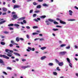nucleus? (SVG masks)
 Instances as JSON below:
<instances>
[{"instance_id":"nucleus-12","label":"nucleus","mask_w":78,"mask_h":78,"mask_svg":"<svg viewBox=\"0 0 78 78\" xmlns=\"http://www.w3.org/2000/svg\"><path fill=\"white\" fill-rule=\"evenodd\" d=\"M72 13H73V12L71 10H69V14L70 16H72Z\"/></svg>"},{"instance_id":"nucleus-35","label":"nucleus","mask_w":78,"mask_h":78,"mask_svg":"<svg viewBox=\"0 0 78 78\" xmlns=\"http://www.w3.org/2000/svg\"><path fill=\"white\" fill-rule=\"evenodd\" d=\"M38 4L37 3H36V2H34L33 3V5H37Z\"/></svg>"},{"instance_id":"nucleus-21","label":"nucleus","mask_w":78,"mask_h":78,"mask_svg":"<svg viewBox=\"0 0 78 78\" xmlns=\"http://www.w3.org/2000/svg\"><path fill=\"white\" fill-rule=\"evenodd\" d=\"M5 22H6V20L2 21L0 22V25H1V24H2L4 23H5Z\"/></svg>"},{"instance_id":"nucleus-61","label":"nucleus","mask_w":78,"mask_h":78,"mask_svg":"<svg viewBox=\"0 0 78 78\" xmlns=\"http://www.w3.org/2000/svg\"><path fill=\"white\" fill-rule=\"evenodd\" d=\"M74 8L76 9H78V8L76 6H75Z\"/></svg>"},{"instance_id":"nucleus-4","label":"nucleus","mask_w":78,"mask_h":78,"mask_svg":"<svg viewBox=\"0 0 78 78\" xmlns=\"http://www.w3.org/2000/svg\"><path fill=\"white\" fill-rule=\"evenodd\" d=\"M13 25L15 27H19V26H20V25H19L17 24H14L12 23H11L8 25V27H12V26H13Z\"/></svg>"},{"instance_id":"nucleus-26","label":"nucleus","mask_w":78,"mask_h":78,"mask_svg":"<svg viewBox=\"0 0 78 78\" xmlns=\"http://www.w3.org/2000/svg\"><path fill=\"white\" fill-rule=\"evenodd\" d=\"M36 8H39V9H40V8H41V5H38L37 6Z\"/></svg>"},{"instance_id":"nucleus-16","label":"nucleus","mask_w":78,"mask_h":78,"mask_svg":"<svg viewBox=\"0 0 78 78\" xmlns=\"http://www.w3.org/2000/svg\"><path fill=\"white\" fill-rule=\"evenodd\" d=\"M2 10L3 11H4V12H6V11H7V9L5 7H3L2 8Z\"/></svg>"},{"instance_id":"nucleus-30","label":"nucleus","mask_w":78,"mask_h":78,"mask_svg":"<svg viewBox=\"0 0 78 78\" xmlns=\"http://www.w3.org/2000/svg\"><path fill=\"white\" fill-rule=\"evenodd\" d=\"M38 28L37 26H35L33 27V28L34 29H36V28Z\"/></svg>"},{"instance_id":"nucleus-34","label":"nucleus","mask_w":78,"mask_h":78,"mask_svg":"<svg viewBox=\"0 0 78 78\" xmlns=\"http://www.w3.org/2000/svg\"><path fill=\"white\" fill-rule=\"evenodd\" d=\"M69 67H71V68H72V64H71V63H69Z\"/></svg>"},{"instance_id":"nucleus-46","label":"nucleus","mask_w":78,"mask_h":78,"mask_svg":"<svg viewBox=\"0 0 78 78\" xmlns=\"http://www.w3.org/2000/svg\"><path fill=\"white\" fill-rule=\"evenodd\" d=\"M56 27H58V28H62V26L57 25V26H56Z\"/></svg>"},{"instance_id":"nucleus-3","label":"nucleus","mask_w":78,"mask_h":78,"mask_svg":"<svg viewBox=\"0 0 78 78\" xmlns=\"http://www.w3.org/2000/svg\"><path fill=\"white\" fill-rule=\"evenodd\" d=\"M2 57L4 58H5V59H9V57L8 56L5 55H2V54H0V57L2 58Z\"/></svg>"},{"instance_id":"nucleus-9","label":"nucleus","mask_w":78,"mask_h":78,"mask_svg":"<svg viewBox=\"0 0 78 78\" xmlns=\"http://www.w3.org/2000/svg\"><path fill=\"white\" fill-rule=\"evenodd\" d=\"M60 23L62 24H66V22L63 21L62 20H60Z\"/></svg>"},{"instance_id":"nucleus-19","label":"nucleus","mask_w":78,"mask_h":78,"mask_svg":"<svg viewBox=\"0 0 78 78\" xmlns=\"http://www.w3.org/2000/svg\"><path fill=\"white\" fill-rule=\"evenodd\" d=\"M47 48L46 47H41V49L42 50H45V49H46Z\"/></svg>"},{"instance_id":"nucleus-38","label":"nucleus","mask_w":78,"mask_h":78,"mask_svg":"<svg viewBox=\"0 0 78 78\" xmlns=\"http://www.w3.org/2000/svg\"><path fill=\"white\" fill-rule=\"evenodd\" d=\"M4 34H8L9 33V32L6 31H5L4 32Z\"/></svg>"},{"instance_id":"nucleus-53","label":"nucleus","mask_w":78,"mask_h":78,"mask_svg":"<svg viewBox=\"0 0 78 78\" xmlns=\"http://www.w3.org/2000/svg\"><path fill=\"white\" fill-rule=\"evenodd\" d=\"M38 2H43V0H38Z\"/></svg>"},{"instance_id":"nucleus-51","label":"nucleus","mask_w":78,"mask_h":78,"mask_svg":"<svg viewBox=\"0 0 78 78\" xmlns=\"http://www.w3.org/2000/svg\"><path fill=\"white\" fill-rule=\"evenodd\" d=\"M20 40H21V41H24V39H23V38H20Z\"/></svg>"},{"instance_id":"nucleus-47","label":"nucleus","mask_w":78,"mask_h":78,"mask_svg":"<svg viewBox=\"0 0 78 78\" xmlns=\"http://www.w3.org/2000/svg\"><path fill=\"white\" fill-rule=\"evenodd\" d=\"M33 20H34V21H35L36 22H38V20H37L36 19H34Z\"/></svg>"},{"instance_id":"nucleus-17","label":"nucleus","mask_w":78,"mask_h":78,"mask_svg":"<svg viewBox=\"0 0 78 78\" xmlns=\"http://www.w3.org/2000/svg\"><path fill=\"white\" fill-rule=\"evenodd\" d=\"M13 53L15 55H16V56H20V54L18 53H17L16 52H14Z\"/></svg>"},{"instance_id":"nucleus-59","label":"nucleus","mask_w":78,"mask_h":78,"mask_svg":"<svg viewBox=\"0 0 78 78\" xmlns=\"http://www.w3.org/2000/svg\"><path fill=\"white\" fill-rule=\"evenodd\" d=\"M36 15H37L36 14H34L33 17H36Z\"/></svg>"},{"instance_id":"nucleus-52","label":"nucleus","mask_w":78,"mask_h":78,"mask_svg":"<svg viewBox=\"0 0 78 78\" xmlns=\"http://www.w3.org/2000/svg\"><path fill=\"white\" fill-rule=\"evenodd\" d=\"M3 73L4 74H5V75H8L7 73H6L5 71L3 72Z\"/></svg>"},{"instance_id":"nucleus-7","label":"nucleus","mask_w":78,"mask_h":78,"mask_svg":"<svg viewBox=\"0 0 78 78\" xmlns=\"http://www.w3.org/2000/svg\"><path fill=\"white\" fill-rule=\"evenodd\" d=\"M25 17H23L21 18H20L18 20V21H20V20H24V19H25Z\"/></svg>"},{"instance_id":"nucleus-33","label":"nucleus","mask_w":78,"mask_h":78,"mask_svg":"<svg viewBox=\"0 0 78 78\" xmlns=\"http://www.w3.org/2000/svg\"><path fill=\"white\" fill-rule=\"evenodd\" d=\"M5 52H8V51H9V49H5Z\"/></svg>"},{"instance_id":"nucleus-23","label":"nucleus","mask_w":78,"mask_h":78,"mask_svg":"<svg viewBox=\"0 0 78 78\" xmlns=\"http://www.w3.org/2000/svg\"><path fill=\"white\" fill-rule=\"evenodd\" d=\"M45 23L47 24V25H49V23H50V22H49V21H48V20L46 21Z\"/></svg>"},{"instance_id":"nucleus-31","label":"nucleus","mask_w":78,"mask_h":78,"mask_svg":"<svg viewBox=\"0 0 78 78\" xmlns=\"http://www.w3.org/2000/svg\"><path fill=\"white\" fill-rule=\"evenodd\" d=\"M57 70H58V71H61V69H59V67H57L56 68Z\"/></svg>"},{"instance_id":"nucleus-25","label":"nucleus","mask_w":78,"mask_h":78,"mask_svg":"<svg viewBox=\"0 0 78 78\" xmlns=\"http://www.w3.org/2000/svg\"><path fill=\"white\" fill-rule=\"evenodd\" d=\"M48 65L49 66H53V63H50L48 64Z\"/></svg>"},{"instance_id":"nucleus-63","label":"nucleus","mask_w":78,"mask_h":78,"mask_svg":"<svg viewBox=\"0 0 78 78\" xmlns=\"http://www.w3.org/2000/svg\"><path fill=\"white\" fill-rule=\"evenodd\" d=\"M12 14H16V12H13L12 13Z\"/></svg>"},{"instance_id":"nucleus-1","label":"nucleus","mask_w":78,"mask_h":78,"mask_svg":"<svg viewBox=\"0 0 78 78\" xmlns=\"http://www.w3.org/2000/svg\"><path fill=\"white\" fill-rule=\"evenodd\" d=\"M12 17L13 18H12L11 19H10V21H12V20H16L17 19H18L17 15L16 14H14L12 16Z\"/></svg>"},{"instance_id":"nucleus-28","label":"nucleus","mask_w":78,"mask_h":78,"mask_svg":"<svg viewBox=\"0 0 78 78\" xmlns=\"http://www.w3.org/2000/svg\"><path fill=\"white\" fill-rule=\"evenodd\" d=\"M54 23L55 25H58V23L56 21H54Z\"/></svg>"},{"instance_id":"nucleus-54","label":"nucleus","mask_w":78,"mask_h":78,"mask_svg":"<svg viewBox=\"0 0 78 78\" xmlns=\"http://www.w3.org/2000/svg\"><path fill=\"white\" fill-rule=\"evenodd\" d=\"M9 29L10 30H14V29L12 27H10Z\"/></svg>"},{"instance_id":"nucleus-6","label":"nucleus","mask_w":78,"mask_h":78,"mask_svg":"<svg viewBox=\"0 0 78 78\" xmlns=\"http://www.w3.org/2000/svg\"><path fill=\"white\" fill-rule=\"evenodd\" d=\"M20 6L19 5H14L13 9H15V8H20Z\"/></svg>"},{"instance_id":"nucleus-14","label":"nucleus","mask_w":78,"mask_h":78,"mask_svg":"<svg viewBox=\"0 0 78 78\" xmlns=\"http://www.w3.org/2000/svg\"><path fill=\"white\" fill-rule=\"evenodd\" d=\"M47 57L46 56H43L41 58V60H44V59H45Z\"/></svg>"},{"instance_id":"nucleus-43","label":"nucleus","mask_w":78,"mask_h":78,"mask_svg":"<svg viewBox=\"0 0 78 78\" xmlns=\"http://www.w3.org/2000/svg\"><path fill=\"white\" fill-rule=\"evenodd\" d=\"M28 48L29 50H31V51L32 50V48H31L30 47H28Z\"/></svg>"},{"instance_id":"nucleus-56","label":"nucleus","mask_w":78,"mask_h":78,"mask_svg":"<svg viewBox=\"0 0 78 78\" xmlns=\"http://www.w3.org/2000/svg\"><path fill=\"white\" fill-rule=\"evenodd\" d=\"M7 69H8L9 70H11V68L9 67H7Z\"/></svg>"},{"instance_id":"nucleus-13","label":"nucleus","mask_w":78,"mask_h":78,"mask_svg":"<svg viewBox=\"0 0 78 78\" xmlns=\"http://www.w3.org/2000/svg\"><path fill=\"white\" fill-rule=\"evenodd\" d=\"M66 53H67L66 51H63V52H60V54H61V55H65V54H66Z\"/></svg>"},{"instance_id":"nucleus-5","label":"nucleus","mask_w":78,"mask_h":78,"mask_svg":"<svg viewBox=\"0 0 78 78\" xmlns=\"http://www.w3.org/2000/svg\"><path fill=\"white\" fill-rule=\"evenodd\" d=\"M31 66L29 65L27 66H22L21 67L22 68V69H26V68H28V67H30Z\"/></svg>"},{"instance_id":"nucleus-64","label":"nucleus","mask_w":78,"mask_h":78,"mask_svg":"<svg viewBox=\"0 0 78 78\" xmlns=\"http://www.w3.org/2000/svg\"><path fill=\"white\" fill-rule=\"evenodd\" d=\"M76 76H77V77H78V73H76Z\"/></svg>"},{"instance_id":"nucleus-50","label":"nucleus","mask_w":78,"mask_h":78,"mask_svg":"<svg viewBox=\"0 0 78 78\" xmlns=\"http://www.w3.org/2000/svg\"><path fill=\"white\" fill-rule=\"evenodd\" d=\"M33 12V9L31 10L30 11V13H32V12Z\"/></svg>"},{"instance_id":"nucleus-2","label":"nucleus","mask_w":78,"mask_h":78,"mask_svg":"<svg viewBox=\"0 0 78 78\" xmlns=\"http://www.w3.org/2000/svg\"><path fill=\"white\" fill-rule=\"evenodd\" d=\"M14 51L12 50H9V52H8L7 54V56L9 57H11L12 56V54L11 53H13Z\"/></svg>"},{"instance_id":"nucleus-58","label":"nucleus","mask_w":78,"mask_h":78,"mask_svg":"<svg viewBox=\"0 0 78 78\" xmlns=\"http://www.w3.org/2000/svg\"><path fill=\"white\" fill-rule=\"evenodd\" d=\"M74 47L75 48H76V49L78 48V46H76V45H75Z\"/></svg>"},{"instance_id":"nucleus-24","label":"nucleus","mask_w":78,"mask_h":78,"mask_svg":"<svg viewBox=\"0 0 78 78\" xmlns=\"http://www.w3.org/2000/svg\"><path fill=\"white\" fill-rule=\"evenodd\" d=\"M20 40V39H19V37H17L16 38V41H17V42H19Z\"/></svg>"},{"instance_id":"nucleus-44","label":"nucleus","mask_w":78,"mask_h":78,"mask_svg":"<svg viewBox=\"0 0 78 78\" xmlns=\"http://www.w3.org/2000/svg\"><path fill=\"white\" fill-rule=\"evenodd\" d=\"M55 62L57 63H58L59 62V61H58V60H57V59H55Z\"/></svg>"},{"instance_id":"nucleus-57","label":"nucleus","mask_w":78,"mask_h":78,"mask_svg":"<svg viewBox=\"0 0 78 78\" xmlns=\"http://www.w3.org/2000/svg\"><path fill=\"white\" fill-rule=\"evenodd\" d=\"M27 39H30V36H29V35H27Z\"/></svg>"},{"instance_id":"nucleus-22","label":"nucleus","mask_w":78,"mask_h":78,"mask_svg":"<svg viewBox=\"0 0 78 78\" xmlns=\"http://www.w3.org/2000/svg\"><path fill=\"white\" fill-rule=\"evenodd\" d=\"M68 21H75V20L74 19H69L68 20Z\"/></svg>"},{"instance_id":"nucleus-40","label":"nucleus","mask_w":78,"mask_h":78,"mask_svg":"<svg viewBox=\"0 0 78 78\" xmlns=\"http://www.w3.org/2000/svg\"><path fill=\"white\" fill-rule=\"evenodd\" d=\"M23 22L24 23H25V24L26 23H27V21H26V20H23Z\"/></svg>"},{"instance_id":"nucleus-20","label":"nucleus","mask_w":78,"mask_h":78,"mask_svg":"<svg viewBox=\"0 0 78 78\" xmlns=\"http://www.w3.org/2000/svg\"><path fill=\"white\" fill-rule=\"evenodd\" d=\"M65 46H66V44H63L60 45V47H65Z\"/></svg>"},{"instance_id":"nucleus-11","label":"nucleus","mask_w":78,"mask_h":78,"mask_svg":"<svg viewBox=\"0 0 78 78\" xmlns=\"http://www.w3.org/2000/svg\"><path fill=\"white\" fill-rule=\"evenodd\" d=\"M48 21L50 22H53L55 20L53 19H48Z\"/></svg>"},{"instance_id":"nucleus-37","label":"nucleus","mask_w":78,"mask_h":78,"mask_svg":"<svg viewBox=\"0 0 78 78\" xmlns=\"http://www.w3.org/2000/svg\"><path fill=\"white\" fill-rule=\"evenodd\" d=\"M1 44L2 45H5V42H1Z\"/></svg>"},{"instance_id":"nucleus-8","label":"nucleus","mask_w":78,"mask_h":78,"mask_svg":"<svg viewBox=\"0 0 78 78\" xmlns=\"http://www.w3.org/2000/svg\"><path fill=\"white\" fill-rule=\"evenodd\" d=\"M43 6H44V7H48L49 6V5L48 4L44 3L43 4Z\"/></svg>"},{"instance_id":"nucleus-55","label":"nucleus","mask_w":78,"mask_h":78,"mask_svg":"<svg viewBox=\"0 0 78 78\" xmlns=\"http://www.w3.org/2000/svg\"><path fill=\"white\" fill-rule=\"evenodd\" d=\"M22 61L23 62H24V61H26V59H22Z\"/></svg>"},{"instance_id":"nucleus-29","label":"nucleus","mask_w":78,"mask_h":78,"mask_svg":"<svg viewBox=\"0 0 78 78\" xmlns=\"http://www.w3.org/2000/svg\"><path fill=\"white\" fill-rule=\"evenodd\" d=\"M52 30L55 31H58V29H52Z\"/></svg>"},{"instance_id":"nucleus-39","label":"nucleus","mask_w":78,"mask_h":78,"mask_svg":"<svg viewBox=\"0 0 78 78\" xmlns=\"http://www.w3.org/2000/svg\"><path fill=\"white\" fill-rule=\"evenodd\" d=\"M70 48V45L66 47V49H69Z\"/></svg>"},{"instance_id":"nucleus-27","label":"nucleus","mask_w":78,"mask_h":78,"mask_svg":"<svg viewBox=\"0 0 78 78\" xmlns=\"http://www.w3.org/2000/svg\"><path fill=\"white\" fill-rule=\"evenodd\" d=\"M38 12H40V11L39 10H36L34 11V13H37Z\"/></svg>"},{"instance_id":"nucleus-10","label":"nucleus","mask_w":78,"mask_h":78,"mask_svg":"<svg viewBox=\"0 0 78 78\" xmlns=\"http://www.w3.org/2000/svg\"><path fill=\"white\" fill-rule=\"evenodd\" d=\"M58 65L60 66H62L63 65H64V63L63 62H58Z\"/></svg>"},{"instance_id":"nucleus-49","label":"nucleus","mask_w":78,"mask_h":78,"mask_svg":"<svg viewBox=\"0 0 78 78\" xmlns=\"http://www.w3.org/2000/svg\"><path fill=\"white\" fill-rule=\"evenodd\" d=\"M26 28H27V29H30V27L28 26H27L26 27Z\"/></svg>"},{"instance_id":"nucleus-62","label":"nucleus","mask_w":78,"mask_h":78,"mask_svg":"<svg viewBox=\"0 0 78 78\" xmlns=\"http://www.w3.org/2000/svg\"><path fill=\"white\" fill-rule=\"evenodd\" d=\"M12 2L13 3H16V0H12Z\"/></svg>"},{"instance_id":"nucleus-18","label":"nucleus","mask_w":78,"mask_h":78,"mask_svg":"<svg viewBox=\"0 0 78 78\" xmlns=\"http://www.w3.org/2000/svg\"><path fill=\"white\" fill-rule=\"evenodd\" d=\"M66 59L68 63H69V64H70V59H69V58H66Z\"/></svg>"},{"instance_id":"nucleus-48","label":"nucleus","mask_w":78,"mask_h":78,"mask_svg":"<svg viewBox=\"0 0 78 78\" xmlns=\"http://www.w3.org/2000/svg\"><path fill=\"white\" fill-rule=\"evenodd\" d=\"M11 42L12 44L13 45L14 44V41H11Z\"/></svg>"},{"instance_id":"nucleus-15","label":"nucleus","mask_w":78,"mask_h":78,"mask_svg":"<svg viewBox=\"0 0 78 78\" xmlns=\"http://www.w3.org/2000/svg\"><path fill=\"white\" fill-rule=\"evenodd\" d=\"M45 17H46V16L45 15L42 16H40V18H41V19H45Z\"/></svg>"},{"instance_id":"nucleus-32","label":"nucleus","mask_w":78,"mask_h":78,"mask_svg":"<svg viewBox=\"0 0 78 78\" xmlns=\"http://www.w3.org/2000/svg\"><path fill=\"white\" fill-rule=\"evenodd\" d=\"M35 34H39V33H33L32 34V35H35Z\"/></svg>"},{"instance_id":"nucleus-36","label":"nucleus","mask_w":78,"mask_h":78,"mask_svg":"<svg viewBox=\"0 0 78 78\" xmlns=\"http://www.w3.org/2000/svg\"><path fill=\"white\" fill-rule=\"evenodd\" d=\"M3 60L2 59H0V64H2V63H3Z\"/></svg>"},{"instance_id":"nucleus-42","label":"nucleus","mask_w":78,"mask_h":78,"mask_svg":"<svg viewBox=\"0 0 78 78\" xmlns=\"http://www.w3.org/2000/svg\"><path fill=\"white\" fill-rule=\"evenodd\" d=\"M39 39L40 41H44V39L43 38H41V39L40 38Z\"/></svg>"},{"instance_id":"nucleus-45","label":"nucleus","mask_w":78,"mask_h":78,"mask_svg":"<svg viewBox=\"0 0 78 78\" xmlns=\"http://www.w3.org/2000/svg\"><path fill=\"white\" fill-rule=\"evenodd\" d=\"M9 46L10 47H13V45L12 44H10Z\"/></svg>"},{"instance_id":"nucleus-41","label":"nucleus","mask_w":78,"mask_h":78,"mask_svg":"<svg viewBox=\"0 0 78 78\" xmlns=\"http://www.w3.org/2000/svg\"><path fill=\"white\" fill-rule=\"evenodd\" d=\"M53 74L54 75H57V73L56 72H53Z\"/></svg>"},{"instance_id":"nucleus-60","label":"nucleus","mask_w":78,"mask_h":78,"mask_svg":"<svg viewBox=\"0 0 78 78\" xmlns=\"http://www.w3.org/2000/svg\"><path fill=\"white\" fill-rule=\"evenodd\" d=\"M32 51H34V50H35V49L34 48H32Z\"/></svg>"}]
</instances>
